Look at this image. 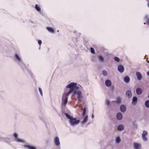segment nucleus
Masks as SVG:
<instances>
[{
	"mask_svg": "<svg viewBox=\"0 0 149 149\" xmlns=\"http://www.w3.org/2000/svg\"><path fill=\"white\" fill-rule=\"evenodd\" d=\"M141 145L140 144L134 143V147L135 149H140Z\"/></svg>",
	"mask_w": 149,
	"mask_h": 149,
	"instance_id": "2eb2a0df",
	"label": "nucleus"
},
{
	"mask_svg": "<svg viewBox=\"0 0 149 149\" xmlns=\"http://www.w3.org/2000/svg\"><path fill=\"white\" fill-rule=\"evenodd\" d=\"M65 115L66 117L69 119V122L70 126H74L78 124L79 123V120H77L76 118L70 116L68 114L65 113Z\"/></svg>",
	"mask_w": 149,
	"mask_h": 149,
	"instance_id": "f03ea898",
	"label": "nucleus"
},
{
	"mask_svg": "<svg viewBox=\"0 0 149 149\" xmlns=\"http://www.w3.org/2000/svg\"><path fill=\"white\" fill-rule=\"evenodd\" d=\"M147 74L148 76H149V71L147 72Z\"/></svg>",
	"mask_w": 149,
	"mask_h": 149,
	"instance_id": "c9c22d12",
	"label": "nucleus"
},
{
	"mask_svg": "<svg viewBox=\"0 0 149 149\" xmlns=\"http://www.w3.org/2000/svg\"><path fill=\"white\" fill-rule=\"evenodd\" d=\"M148 134L147 132L146 131H143V133L142 134V138L143 140L144 141H147V139L146 137V136Z\"/></svg>",
	"mask_w": 149,
	"mask_h": 149,
	"instance_id": "0eeeda50",
	"label": "nucleus"
},
{
	"mask_svg": "<svg viewBox=\"0 0 149 149\" xmlns=\"http://www.w3.org/2000/svg\"><path fill=\"white\" fill-rule=\"evenodd\" d=\"M136 92L137 95H140L142 93V90L140 88H138L136 89Z\"/></svg>",
	"mask_w": 149,
	"mask_h": 149,
	"instance_id": "dca6fc26",
	"label": "nucleus"
},
{
	"mask_svg": "<svg viewBox=\"0 0 149 149\" xmlns=\"http://www.w3.org/2000/svg\"><path fill=\"white\" fill-rule=\"evenodd\" d=\"M82 116V120L80 122L82 126L85 124L88 120V116L87 115Z\"/></svg>",
	"mask_w": 149,
	"mask_h": 149,
	"instance_id": "7ed1b4c3",
	"label": "nucleus"
},
{
	"mask_svg": "<svg viewBox=\"0 0 149 149\" xmlns=\"http://www.w3.org/2000/svg\"><path fill=\"white\" fill-rule=\"evenodd\" d=\"M86 113V111L85 110H83V112L82 113V116H85V114Z\"/></svg>",
	"mask_w": 149,
	"mask_h": 149,
	"instance_id": "7c9ffc66",
	"label": "nucleus"
},
{
	"mask_svg": "<svg viewBox=\"0 0 149 149\" xmlns=\"http://www.w3.org/2000/svg\"><path fill=\"white\" fill-rule=\"evenodd\" d=\"M39 92H40L41 95L42 96V89L40 88H39Z\"/></svg>",
	"mask_w": 149,
	"mask_h": 149,
	"instance_id": "c756f323",
	"label": "nucleus"
},
{
	"mask_svg": "<svg viewBox=\"0 0 149 149\" xmlns=\"http://www.w3.org/2000/svg\"><path fill=\"white\" fill-rule=\"evenodd\" d=\"M38 43L39 45H40L42 44L41 40H39L38 41Z\"/></svg>",
	"mask_w": 149,
	"mask_h": 149,
	"instance_id": "2f4dec72",
	"label": "nucleus"
},
{
	"mask_svg": "<svg viewBox=\"0 0 149 149\" xmlns=\"http://www.w3.org/2000/svg\"><path fill=\"white\" fill-rule=\"evenodd\" d=\"M47 29L49 32L52 33H54V31L52 28L50 27H47Z\"/></svg>",
	"mask_w": 149,
	"mask_h": 149,
	"instance_id": "aec40b11",
	"label": "nucleus"
},
{
	"mask_svg": "<svg viewBox=\"0 0 149 149\" xmlns=\"http://www.w3.org/2000/svg\"><path fill=\"white\" fill-rule=\"evenodd\" d=\"M115 61L117 62H119L120 61L119 58L117 57H115L114 58Z\"/></svg>",
	"mask_w": 149,
	"mask_h": 149,
	"instance_id": "bb28decb",
	"label": "nucleus"
},
{
	"mask_svg": "<svg viewBox=\"0 0 149 149\" xmlns=\"http://www.w3.org/2000/svg\"><path fill=\"white\" fill-rule=\"evenodd\" d=\"M106 104L108 105L109 106L111 105L110 102L108 100H106Z\"/></svg>",
	"mask_w": 149,
	"mask_h": 149,
	"instance_id": "cd10ccee",
	"label": "nucleus"
},
{
	"mask_svg": "<svg viewBox=\"0 0 149 149\" xmlns=\"http://www.w3.org/2000/svg\"><path fill=\"white\" fill-rule=\"evenodd\" d=\"M13 136L15 138V141L18 142L23 143L24 142V140L19 139L18 138V135L16 133H14L13 134Z\"/></svg>",
	"mask_w": 149,
	"mask_h": 149,
	"instance_id": "423d86ee",
	"label": "nucleus"
},
{
	"mask_svg": "<svg viewBox=\"0 0 149 149\" xmlns=\"http://www.w3.org/2000/svg\"><path fill=\"white\" fill-rule=\"evenodd\" d=\"M90 49H91V52L92 53H93V54L95 53V51H94V49L93 48H92V47Z\"/></svg>",
	"mask_w": 149,
	"mask_h": 149,
	"instance_id": "c85d7f7f",
	"label": "nucleus"
},
{
	"mask_svg": "<svg viewBox=\"0 0 149 149\" xmlns=\"http://www.w3.org/2000/svg\"><path fill=\"white\" fill-rule=\"evenodd\" d=\"M116 141L117 143H120L121 141V139L120 137L119 136L117 137L116 139Z\"/></svg>",
	"mask_w": 149,
	"mask_h": 149,
	"instance_id": "b1692460",
	"label": "nucleus"
},
{
	"mask_svg": "<svg viewBox=\"0 0 149 149\" xmlns=\"http://www.w3.org/2000/svg\"><path fill=\"white\" fill-rule=\"evenodd\" d=\"M81 110H85L86 111V108L85 107H84V109H81Z\"/></svg>",
	"mask_w": 149,
	"mask_h": 149,
	"instance_id": "473e14b6",
	"label": "nucleus"
},
{
	"mask_svg": "<svg viewBox=\"0 0 149 149\" xmlns=\"http://www.w3.org/2000/svg\"><path fill=\"white\" fill-rule=\"evenodd\" d=\"M54 145L58 147L60 146V143L59 141V138L58 136H56L54 138Z\"/></svg>",
	"mask_w": 149,
	"mask_h": 149,
	"instance_id": "20e7f679",
	"label": "nucleus"
},
{
	"mask_svg": "<svg viewBox=\"0 0 149 149\" xmlns=\"http://www.w3.org/2000/svg\"><path fill=\"white\" fill-rule=\"evenodd\" d=\"M137 101V98L136 97H132V104L133 105H135L136 104Z\"/></svg>",
	"mask_w": 149,
	"mask_h": 149,
	"instance_id": "f8f14e48",
	"label": "nucleus"
},
{
	"mask_svg": "<svg viewBox=\"0 0 149 149\" xmlns=\"http://www.w3.org/2000/svg\"><path fill=\"white\" fill-rule=\"evenodd\" d=\"M124 127L123 125L120 124L117 127V130L119 131H122L124 130Z\"/></svg>",
	"mask_w": 149,
	"mask_h": 149,
	"instance_id": "f3484780",
	"label": "nucleus"
},
{
	"mask_svg": "<svg viewBox=\"0 0 149 149\" xmlns=\"http://www.w3.org/2000/svg\"><path fill=\"white\" fill-rule=\"evenodd\" d=\"M98 58L100 61L101 62H104V58L102 56H98Z\"/></svg>",
	"mask_w": 149,
	"mask_h": 149,
	"instance_id": "4be33fe9",
	"label": "nucleus"
},
{
	"mask_svg": "<svg viewBox=\"0 0 149 149\" xmlns=\"http://www.w3.org/2000/svg\"><path fill=\"white\" fill-rule=\"evenodd\" d=\"M105 84L107 86L109 87L111 86L112 83L110 80L107 79L105 81Z\"/></svg>",
	"mask_w": 149,
	"mask_h": 149,
	"instance_id": "4468645a",
	"label": "nucleus"
},
{
	"mask_svg": "<svg viewBox=\"0 0 149 149\" xmlns=\"http://www.w3.org/2000/svg\"><path fill=\"white\" fill-rule=\"evenodd\" d=\"M136 75L138 80L140 81L141 80L142 78V75L140 72H136Z\"/></svg>",
	"mask_w": 149,
	"mask_h": 149,
	"instance_id": "6e6552de",
	"label": "nucleus"
},
{
	"mask_svg": "<svg viewBox=\"0 0 149 149\" xmlns=\"http://www.w3.org/2000/svg\"><path fill=\"white\" fill-rule=\"evenodd\" d=\"M126 96L129 98L131 97L132 96V93L130 90H127L125 93Z\"/></svg>",
	"mask_w": 149,
	"mask_h": 149,
	"instance_id": "9d476101",
	"label": "nucleus"
},
{
	"mask_svg": "<svg viewBox=\"0 0 149 149\" xmlns=\"http://www.w3.org/2000/svg\"><path fill=\"white\" fill-rule=\"evenodd\" d=\"M120 109L121 112H124L126 111V108L124 105L122 104L120 106Z\"/></svg>",
	"mask_w": 149,
	"mask_h": 149,
	"instance_id": "ddd939ff",
	"label": "nucleus"
},
{
	"mask_svg": "<svg viewBox=\"0 0 149 149\" xmlns=\"http://www.w3.org/2000/svg\"><path fill=\"white\" fill-rule=\"evenodd\" d=\"M121 98L120 97H118L116 99V100L115 102L117 104H120L121 101Z\"/></svg>",
	"mask_w": 149,
	"mask_h": 149,
	"instance_id": "412c9836",
	"label": "nucleus"
},
{
	"mask_svg": "<svg viewBox=\"0 0 149 149\" xmlns=\"http://www.w3.org/2000/svg\"><path fill=\"white\" fill-rule=\"evenodd\" d=\"M102 73L103 75L104 76H106L107 75V71L105 70H102Z\"/></svg>",
	"mask_w": 149,
	"mask_h": 149,
	"instance_id": "a878e982",
	"label": "nucleus"
},
{
	"mask_svg": "<svg viewBox=\"0 0 149 149\" xmlns=\"http://www.w3.org/2000/svg\"><path fill=\"white\" fill-rule=\"evenodd\" d=\"M35 7L36 9V10L37 11H40V7L38 6L37 4H36L35 5Z\"/></svg>",
	"mask_w": 149,
	"mask_h": 149,
	"instance_id": "393cba45",
	"label": "nucleus"
},
{
	"mask_svg": "<svg viewBox=\"0 0 149 149\" xmlns=\"http://www.w3.org/2000/svg\"><path fill=\"white\" fill-rule=\"evenodd\" d=\"M124 81L126 83H128L130 81V79L129 77L126 76L124 78Z\"/></svg>",
	"mask_w": 149,
	"mask_h": 149,
	"instance_id": "a211bd4d",
	"label": "nucleus"
},
{
	"mask_svg": "<svg viewBox=\"0 0 149 149\" xmlns=\"http://www.w3.org/2000/svg\"><path fill=\"white\" fill-rule=\"evenodd\" d=\"M123 117V115L121 113L118 112L116 114V118L118 120H121L122 119Z\"/></svg>",
	"mask_w": 149,
	"mask_h": 149,
	"instance_id": "9b49d317",
	"label": "nucleus"
},
{
	"mask_svg": "<svg viewBox=\"0 0 149 149\" xmlns=\"http://www.w3.org/2000/svg\"><path fill=\"white\" fill-rule=\"evenodd\" d=\"M15 58L17 61L18 63L20 65H22L21 64L23 63L22 60L20 57L19 56V55L16 53L15 54Z\"/></svg>",
	"mask_w": 149,
	"mask_h": 149,
	"instance_id": "39448f33",
	"label": "nucleus"
},
{
	"mask_svg": "<svg viewBox=\"0 0 149 149\" xmlns=\"http://www.w3.org/2000/svg\"><path fill=\"white\" fill-rule=\"evenodd\" d=\"M91 117L92 118H93L94 117V116L93 115V114L92 115V116H91Z\"/></svg>",
	"mask_w": 149,
	"mask_h": 149,
	"instance_id": "72a5a7b5",
	"label": "nucleus"
},
{
	"mask_svg": "<svg viewBox=\"0 0 149 149\" xmlns=\"http://www.w3.org/2000/svg\"><path fill=\"white\" fill-rule=\"evenodd\" d=\"M24 147L29 149H36V148L35 147L29 145H25L24 146Z\"/></svg>",
	"mask_w": 149,
	"mask_h": 149,
	"instance_id": "6ab92c4d",
	"label": "nucleus"
},
{
	"mask_svg": "<svg viewBox=\"0 0 149 149\" xmlns=\"http://www.w3.org/2000/svg\"><path fill=\"white\" fill-rule=\"evenodd\" d=\"M82 88L80 85H77L76 83L72 82L66 86L67 88H69L68 92L64 93L62 96L61 107L62 108H65L68 102V97L71 93H73V95H76L79 102L82 101L81 99L83 97L82 92L79 90V87Z\"/></svg>",
	"mask_w": 149,
	"mask_h": 149,
	"instance_id": "f257e3e1",
	"label": "nucleus"
},
{
	"mask_svg": "<svg viewBox=\"0 0 149 149\" xmlns=\"http://www.w3.org/2000/svg\"><path fill=\"white\" fill-rule=\"evenodd\" d=\"M148 97V98H149V95Z\"/></svg>",
	"mask_w": 149,
	"mask_h": 149,
	"instance_id": "e433bc0d",
	"label": "nucleus"
},
{
	"mask_svg": "<svg viewBox=\"0 0 149 149\" xmlns=\"http://www.w3.org/2000/svg\"><path fill=\"white\" fill-rule=\"evenodd\" d=\"M145 104L146 107L149 108V100H147L146 101Z\"/></svg>",
	"mask_w": 149,
	"mask_h": 149,
	"instance_id": "5701e85b",
	"label": "nucleus"
},
{
	"mask_svg": "<svg viewBox=\"0 0 149 149\" xmlns=\"http://www.w3.org/2000/svg\"><path fill=\"white\" fill-rule=\"evenodd\" d=\"M4 139L3 138L2 139H0V141H2L3 140H4Z\"/></svg>",
	"mask_w": 149,
	"mask_h": 149,
	"instance_id": "f704fd0d",
	"label": "nucleus"
},
{
	"mask_svg": "<svg viewBox=\"0 0 149 149\" xmlns=\"http://www.w3.org/2000/svg\"><path fill=\"white\" fill-rule=\"evenodd\" d=\"M118 71L120 73L123 72L124 70L123 66L122 65H119L118 67Z\"/></svg>",
	"mask_w": 149,
	"mask_h": 149,
	"instance_id": "1a4fd4ad",
	"label": "nucleus"
}]
</instances>
